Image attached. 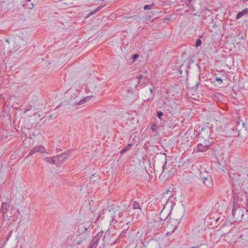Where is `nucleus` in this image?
<instances>
[{
  "label": "nucleus",
  "instance_id": "nucleus-1",
  "mask_svg": "<svg viewBox=\"0 0 248 248\" xmlns=\"http://www.w3.org/2000/svg\"><path fill=\"white\" fill-rule=\"evenodd\" d=\"M232 218L231 221L239 222H240L244 216L243 210L241 207L238 205V203H233V208L232 209ZM231 221V219H230Z\"/></svg>",
  "mask_w": 248,
  "mask_h": 248
},
{
  "label": "nucleus",
  "instance_id": "nucleus-2",
  "mask_svg": "<svg viewBox=\"0 0 248 248\" xmlns=\"http://www.w3.org/2000/svg\"><path fill=\"white\" fill-rule=\"evenodd\" d=\"M163 211L160 214L159 217H156L154 221L151 222L150 224L152 225V227H154L155 230H158L160 228L162 227L164 221L168 218V217L165 218L161 217ZM169 216V215L168 216Z\"/></svg>",
  "mask_w": 248,
  "mask_h": 248
},
{
  "label": "nucleus",
  "instance_id": "nucleus-3",
  "mask_svg": "<svg viewBox=\"0 0 248 248\" xmlns=\"http://www.w3.org/2000/svg\"><path fill=\"white\" fill-rule=\"evenodd\" d=\"M238 203V205L243 207L244 205H248V196L246 192L242 194L241 196L239 195L237 197V199L235 197H234L233 203Z\"/></svg>",
  "mask_w": 248,
  "mask_h": 248
},
{
  "label": "nucleus",
  "instance_id": "nucleus-4",
  "mask_svg": "<svg viewBox=\"0 0 248 248\" xmlns=\"http://www.w3.org/2000/svg\"><path fill=\"white\" fill-rule=\"evenodd\" d=\"M211 130L209 127L203 128L199 133V138L203 139L205 141H210Z\"/></svg>",
  "mask_w": 248,
  "mask_h": 248
},
{
  "label": "nucleus",
  "instance_id": "nucleus-5",
  "mask_svg": "<svg viewBox=\"0 0 248 248\" xmlns=\"http://www.w3.org/2000/svg\"><path fill=\"white\" fill-rule=\"evenodd\" d=\"M211 143L212 141H204L203 143H199L197 147V151L198 152H205L209 149V147L210 146Z\"/></svg>",
  "mask_w": 248,
  "mask_h": 248
},
{
  "label": "nucleus",
  "instance_id": "nucleus-6",
  "mask_svg": "<svg viewBox=\"0 0 248 248\" xmlns=\"http://www.w3.org/2000/svg\"><path fill=\"white\" fill-rule=\"evenodd\" d=\"M70 152L67 151L55 156L57 164H59L65 160L67 158H68Z\"/></svg>",
  "mask_w": 248,
  "mask_h": 248
},
{
  "label": "nucleus",
  "instance_id": "nucleus-7",
  "mask_svg": "<svg viewBox=\"0 0 248 248\" xmlns=\"http://www.w3.org/2000/svg\"><path fill=\"white\" fill-rule=\"evenodd\" d=\"M46 152L45 148L42 145L35 146L31 150L29 154V155H32L35 153H44Z\"/></svg>",
  "mask_w": 248,
  "mask_h": 248
},
{
  "label": "nucleus",
  "instance_id": "nucleus-8",
  "mask_svg": "<svg viewBox=\"0 0 248 248\" xmlns=\"http://www.w3.org/2000/svg\"><path fill=\"white\" fill-rule=\"evenodd\" d=\"M148 82L147 78L144 77L143 75H140L138 77V83L135 85V88H137L138 90V87L140 85H142Z\"/></svg>",
  "mask_w": 248,
  "mask_h": 248
},
{
  "label": "nucleus",
  "instance_id": "nucleus-9",
  "mask_svg": "<svg viewBox=\"0 0 248 248\" xmlns=\"http://www.w3.org/2000/svg\"><path fill=\"white\" fill-rule=\"evenodd\" d=\"M206 177H204V181L202 182L203 184L206 186L207 187H211L212 186V180L211 176L208 174H205Z\"/></svg>",
  "mask_w": 248,
  "mask_h": 248
},
{
  "label": "nucleus",
  "instance_id": "nucleus-10",
  "mask_svg": "<svg viewBox=\"0 0 248 248\" xmlns=\"http://www.w3.org/2000/svg\"><path fill=\"white\" fill-rule=\"evenodd\" d=\"M9 208V204L7 203L6 202H3L2 204L1 207V212L4 215L8 210Z\"/></svg>",
  "mask_w": 248,
  "mask_h": 248
},
{
  "label": "nucleus",
  "instance_id": "nucleus-11",
  "mask_svg": "<svg viewBox=\"0 0 248 248\" xmlns=\"http://www.w3.org/2000/svg\"><path fill=\"white\" fill-rule=\"evenodd\" d=\"M44 160L51 164H57V162L56 160L55 156L53 157H46L44 158Z\"/></svg>",
  "mask_w": 248,
  "mask_h": 248
},
{
  "label": "nucleus",
  "instance_id": "nucleus-12",
  "mask_svg": "<svg viewBox=\"0 0 248 248\" xmlns=\"http://www.w3.org/2000/svg\"><path fill=\"white\" fill-rule=\"evenodd\" d=\"M248 14V8H245L241 12H239L236 16V18L237 19L240 18L243 16Z\"/></svg>",
  "mask_w": 248,
  "mask_h": 248
},
{
  "label": "nucleus",
  "instance_id": "nucleus-13",
  "mask_svg": "<svg viewBox=\"0 0 248 248\" xmlns=\"http://www.w3.org/2000/svg\"><path fill=\"white\" fill-rule=\"evenodd\" d=\"M103 234V232L101 231L100 232H99L97 233V234L95 236L94 238L93 239V240L97 242L98 243V241L99 240L102 238Z\"/></svg>",
  "mask_w": 248,
  "mask_h": 248
},
{
  "label": "nucleus",
  "instance_id": "nucleus-14",
  "mask_svg": "<svg viewBox=\"0 0 248 248\" xmlns=\"http://www.w3.org/2000/svg\"><path fill=\"white\" fill-rule=\"evenodd\" d=\"M132 145H133V144L132 143L128 144L126 147H125L123 149H122L120 151V154H123L125 152H126L128 150H129L132 147Z\"/></svg>",
  "mask_w": 248,
  "mask_h": 248
},
{
  "label": "nucleus",
  "instance_id": "nucleus-15",
  "mask_svg": "<svg viewBox=\"0 0 248 248\" xmlns=\"http://www.w3.org/2000/svg\"><path fill=\"white\" fill-rule=\"evenodd\" d=\"M133 207L134 209H139L140 211H141V205L139 202L135 201L133 202Z\"/></svg>",
  "mask_w": 248,
  "mask_h": 248
},
{
  "label": "nucleus",
  "instance_id": "nucleus-16",
  "mask_svg": "<svg viewBox=\"0 0 248 248\" xmlns=\"http://www.w3.org/2000/svg\"><path fill=\"white\" fill-rule=\"evenodd\" d=\"M229 174L231 178H232V180H236V181L238 180V177L240 176L239 175H237V174L235 173H232L231 172Z\"/></svg>",
  "mask_w": 248,
  "mask_h": 248
},
{
  "label": "nucleus",
  "instance_id": "nucleus-17",
  "mask_svg": "<svg viewBox=\"0 0 248 248\" xmlns=\"http://www.w3.org/2000/svg\"><path fill=\"white\" fill-rule=\"evenodd\" d=\"M97 245V242L92 240L90 244V248H96Z\"/></svg>",
  "mask_w": 248,
  "mask_h": 248
},
{
  "label": "nucleus",
  "instance_id": "nucleus-18",
  "mask_svg": "<svg viewBox=\"0 0 248 248\" xmlns=\"http://www.w3.org/2000/svg\"><path fill=\"white\" fill-rule=\"evenodd\" d=\"M103 6H100L99 7H98L95 10L91 12L89 15H88V16H91V15H93V14H94L95 13H96L97 12L99 11V10H100L102 8Z\"/></svg>",
  "mask_w": 248,
  "mask_h": 248
},
{
  "label": "nucleus",
  "instance_id": "nucleus-19",
  "mask_svg": "<svg viewBox=\"0 0 248 248\" xmlns=\"http://www.w3.org/2000/svg\"><path fill=\"white\" fill-rule=\"evenodd\" d=\"M88 98H89V97H86V98L81 100L80 101H79L78 102H77V103H75V104H76V105H82V104H83L84 103H85L86 101V100Z\"/></svg>",
  "mask_w": 248,
  "mask_h": 248
},
{
  "label": "nucleus",
  "instance_id": "nucleus-20",
  "mask_svg": "<svg viewBox=\"0 0 248 248\" xmlns=\"http://www.w3.org/2000/svg\"><path fill=\"white\" fill-rule=\"evenodd\" d=\"M154 4H150V5H146L144 6V10H151L152 8V7L153 6Z\"/></svg>",
  "mask_w": 248,
  "mask_h": 248
},
{
  "label": "nucleus",
  "instance_id": "nucleus-21",
  "mask_svg": "<svg viewBox=\"0 0 248 248\" xmlns=\"http://www.w3.org/2000/svg\"><path fill=\"white\" fill-rule=\"evenodd\" d=\"M205 174H207L206 172H204L203 173H201L200 174V179L202 181H204V177H206V175Z\"/></svg>",
  "mask_w": 248,
  "mask_h": 248
},
{
  "label": "nucleus",
  "instance_id": "nucleus-22",
  "mask_svg": "<svg viewBox=\"0 0 248 248\" xmlns=\"http://www.w3.org/2000/svg\"><path fill=\"white\" fill-rule=\"evenodd\" d=\"M126 232H127V230H126V229H125V230H124V231H123V232L120 233V234L119 235V236H118V237H119L120 238H122V237H123L125 236V234H126Z\"/></svg>",
  "mask_w": 248,
  "mask_h": 248
},
{
  "label": "nucleus",
  "instance_id": "nucleus-23",
  "mask_svg": "<svg viewBox=\"0 0 248 248\" xmlns=\"http://www.w3.org/2000/svg\"><path fill=\"white\" fill-rule=\"evenodd\" d=\"M201 44H202V41L201 40V39H197L196 41V42L195 46L196 47H198V46H200L201 45Z\"/></svg>",
  "mask_w": 248,
  "mask_h": 248
},
{
  "label": "nucleus",
  "instance_id": "nucleus-24",
  "mask_svg": "<svg viewBox=\"0 0 248 248\" xmlns=\"http://www.w3.org/2000/svg\"><path fill=\"white\" fill-rule=\"evenodd\" d=\"M163 113L161 111H157V115L158 116V117L161 120L162 118H161V117L163 116Z\"/></svg>",
  "mask_w": 248,
  "mask_h": 248
},
{
  "label": "nucleus",
  "instance_id": "nucleus-25",
  "mask_svg": "<svg viewBox=\"0 0 248 248\" xmlns=\"http://www.w3.org/2000/svg\"><path fill=\"white\" fill-rule=\"evenodd\" d=\"M165 162H164V163L162 166V170H163V171H164L165 170V167H166V166L167 165V159H166V157H165ZM163 171H162L163 172Z\"/></svg>",
  "mask_w": 248,
  "mask_h": 248
},
{
  "label": "nucleus",
  "instance_id": "nucleus-26",
  "mask_svg": "<svg viewBox=\"0 0 248 248\" xmlns=\"http://www.w3.org/2000/svg\"><path fill=\"white\" fill-rule=\"evenodd\" d=\"M200 78V76H199V78ZM200 79H199V81H198L196 83V84H195V86H194V87H195V88H197V87H198V86L200 84V83H200Z\"/></svg>",
  "mask_w": 248,
  "mask_h": 248
},
{
  "label": "nucleus",
  "instance_id": "nucleus-27",
  "mask_svg": "<svg viewBox=\"0 0 248 248\" xmlns=\"http://www.w3.org/2000/svg\"><path fill=\"white\" fill-rule=\"evenodd\" d=\"M241 124H242V125L243 129H244L245 131H246L247 128L245 126V125H246L245 123H244V122H242Z\"/></svg>",
  "mask_w": 248,
  "mask_h": 248
},
{
  "label": "nucleus",
  "instance_id": "nucleus-28",
  "mask_svg": "<svg viewBox=\"0 0 248 248\" xmlns=\"http://www.w3.org/2000/svg\"><path fill=\"white\" fill-rule=\"evenodd\" d=\"M120 239V238L119 237H118L117 239L113 242V243L111 244V245L113 246V245H115L119 241Z\"/></svg>",
  "mask_w": 248,
  "mask_h": 248
},
{
  "label": "nucleus",
  "instance_id": "nucleus-29",
  "mask_svg": "<svg viewBox=\"0 0 248 248\" xmlns=\"http://www.w3.org/2000/svg\"><path fill=\"white\" fill-rule=\"evenodd\" d=\"M139 57V55L137 54H135L132 56V58L134 59V60H135L137 58H138Z\"/></svg>",
  "mask_w": 248,
  "mask_h": 248
},
{
  "label": "nucleus",
  "instance_id": "nucleus-30",
  "mask_svg": "<svg viewBox=\"0 0 248 248\" xmlns=\"http://www.w3.org/2000/svg\"><path fill=\"white\" fill-rule=\"evenodd\" d=\"M216 80L218 82H219L220 83L222 82L223 80L220 78H216Z\"/></svg>",
  "mask_w": 248,
  "mask_h": 248
},
{
  "label": "nucleus",
  "instance_id": "nucleus-31",
  "mask_svg": "<svg viewBox=\"0 0 248 248\" xmlns=\"http://www.w3.org/2000/svg\"><path fill=\"white\" fill-rule=\"evenodd\" d=\"M155 127H156V125H155V124H154V125H153L151 126V129H152L153 131H155V130H156Z\"/></svg>",
  "mask_w": 248,
  "mask_h": 248
},
{
  "label": "nucleus",
  "instance_id": "nucleus-32",
  "mask_svg": "<svg viewBox=\"0 0 248 248\" xmlns=\"http://www.w3.org/2000/svg\"><path fill=\"white\" fill-rule=\"evenodd\" d=\"M19 41H21L23 44V45H25L24 41V40L22 39L19 38Z\"/></svg>",
  "mask_w": 248,
  "mask_h": 248
},
{
  "label": "nucleus",
  "instance_id": "nucleus-33",
  "mask_svg": "<svg viewBox=\"0 0 248 248\" xmlns=\"http://www.w3.org/2000/svg\"><path fill=\"white\" fill-rule=\"evenodd\" d=\"M81 241H78V242H77V245H80V244H81Z\"/></svg>",
  "mask_w": 248,
  "mask_h": 248
},
{
  "label": "nucleus",
  "instance_id": "nucleus-34",
  "mask_svg": "<svg viewBox=\"0 0 248 248\" xmlns=\"http://www.w3.org/2000/svg\"><path fill=\"white\" fill-rule=\"evenodd\" d=\"M91 182H93V181L95 182V180H93V178H91Z\"/></svg>",
  "mask_w": 248,
  "mask_h": 248
},
{
  "label": "nucleus",
  "instance_id": "nucleus-35",
  "mask_svg": "<svg viewBox=\"0 0 248 248\" xmlns=\"http://www.w3.org/2000/svg\"><path fill=\"white\" fill-rule=\"evenodd\" d=\"M170 232H167L166 233V235L168 236V235H170Z\"/></svg>",
  "mask_w": 248,
  "mask_h": 248
},
{
  "label": "nucleus",
  "instance_id": "nucleus-36",
  "mask_svg": "<svg viewBox=\"0 0 248 248\" xmlns=\"http://www.w3.org/2000/svg\"><path fill=\"white\" fill-rule=\"evenodd\" d=\"M176 229V227H175L173 229V231H172V232H171V234L174 232V230Z\"/></svg>",
  "mask_w": 248,
  "mask_h": 248
},
{
  "label": "nucleus",
  "instance_id": "nucleus-37",
  "mask_svg": "<svg viewBox=\"0 0 248 248\" xmlns=\"http://www.w3.org/2000/svg\"><path fill=\"white\" fill-rule=\"evenodd\" d=\"M61 149H57V152L58 153L59 151H61Z\"/></svg>",
  "mask_w": 248,
  "mask_h": 248
},
{
  "label": "nucleus",
  "instance_id": "nucleus-38",
  "mask_svg": "<svg viewBox=\"0 0 248 248\" xmlns=\"http://www.w3.org/2000/svg\"><path fill=\"white\" fill-rule=\"evenodd\" d=\"M150 91L151 93H153V90L151 88L150 89Z\"/></svg>",
  "mask_w": 248,
  "mask_h": 248
},
{
  "label": "nucleus",
  "instance_id": "nucleus-39",
  "mask_svg": "<svg viewBox=\"0 0 248 248\" xmlns=\"http://www.w3.org/2000/svg\"><path fill=\"white\" fill-rule=\"evenodd\" d=\"M31 6H32L31 7H29L30 9H31L33 7V5L32 3H31Z\"/></svg>",
  "mask_w": 248,
  "mask_h": 248
},
{
  "label": "nucleus",
  "instance_id": "nucleus-40",
  "mask_svg": "<svg viewBox=\"0 0 248 248\" xmlns=\"http://www.w3.org/2000/svg\"><path fill=\"white\" fill-rule=\"evenodd\" d=\"M237 129L238 131V132L239 133V131L241 130V129H239L238 127L237 128Z\"/></svg>",
  "mask_w": 248,
  "mask_h": 248
},
{
  "label": "nucleus",
  "instance_id": "nucleus-41",
  "mask_svg": "<svg viewBox=\"0 0 248 248\" xmlns=\"http://www.w3.org/2000/svg\"><path fill=\"white\" fill-rule=\"evenodd\" d=\"M85 231H86L87 230V228L86 227H84Z\"/></svg>",
  "mask_w": 248,
  "mask_h": 248
},
{
  "label": "nucleus",
  "instance_id": "nucleus-42",
  "mask_svg": "<svg viewBox=\"0 0 248 248\" xmlns=\"http://www.w3.org/2000/svg\"><path fill=\"white\" fill-rule=\"evenodd\" d=\"M219 219V218H217V220H216L217 222Z\"/></svg>",
  "mask_w": 248,
  "mask_h": 248
},
{
  "label": "nucleus",
  "instance_id": "nucleus-43",
  "mask_svg": "<svg viewBox=\"0 0 248 248\" xmlns=\"http://www.w3.org/2000/svg\"><path fill=\"white\" fill-rule=\"evenodd\" d=\"M31 0H26V1L30 2Z\"/></svg>",
  "mask_w": 248,
  "mask_h": 248
},
{
  "label": "nucleus",
  "instance_id": "nucleus-44",
  "mask_svg": "<svg viewBox=\"0 0 248 248\" xmlns=\"http://www.w3.org/2000/svg\"><path fill=\"white\" fill-rule=\"evenodd\" d=\"M6 41L8 43H9V40L8 39H6Z\"/></svg>",
  "mask_w": 248,
  "mask_h": 248
},
{
  "label": "nucleus",
  "instance_id": "nucleus-45",
  "mask_svg": "<svg viewBox=\"0 0 248 248\" xmlns=\"http://www.w3.org/2000/svg\"><path fill=\"white\" fill-rule=\"evenodd\" d=\"M196 248V247H192V248Z\"/></svg>",
  "mask_w": 248,
  "mask_h": 248
}]
</instances>
